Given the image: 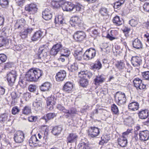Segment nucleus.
Listing matches in <instances>:
<instances>
[{"instance_id":"f257e3e1","label":"nucleus","mask_w":149,"mask_h":149,"mask_svg":"<svg viewBox=\"0 0 149 149\" xmlns=\"http://www.w3.org/2000/svg\"><path fill=\"white\" fill-rule=\"evenodd\" d=\"M43 72L39 69H31L25 75V79L27 81H36L42 75Z\"/></svg>"},{"instance_id":"f03ea898","label":"nucleus","mask_w":149,"mask_h":149,"mask_svg":"<svg viewBox=\"0 0 149 149\" xmlns=\"http://www.w3.org/2000/svg\"><path fill=\"white\" fill-rule=\"evenodd\" d=\"M56 4H57V7L61 6L63 10L67 11L73 10L74 7V5L70 2H64L63 1H61L59 3L56 2Z\"/></svg>"},{"instance_id":"7ed1b4c3","label":"nucleus","mask_w":149,"mask_h":149,"mask_svg":"<svg viewBox=\"0 0 149 149\" xmlns=\"http://www.w3.org/2000/svg\"><path fill=\"white\" fill-rule=\"evenodd\" d=\"M116 103L119 105H121L126 103V98L125 93L120 91L117 92L114 95Z\"/></svg>"},{"instance_id":"20e7f679","label":"nucleus","mask_w":149,"mask_h":149,"mask_svg":"<svg viewBox=\"0 0 149 149\" xmlns=\"http://www.w3.org/2000/svg\"><path fill=\"white\" fill-rule=\"evenodd\" d=\"M48 50V47L47 45H43L42 46L40 47L37 54V58L40 59H43L47 56Z\"/></svg>"},{"instance_id":"39448f33","label":"nucleus","mask_w":149,"mask_h":149,"mask_svg":"<svg viewBox=\"0 0 149 149\" xmlns=\"http://www.w3.org/2000/svg\"><path fill=\"white\" fill-rule=\"evenodd\" d=\"M96 54L95 50L93 48H90L86 50L84 54V59L86 60H91L95 57Z\"/></svg>"},{"instance_id":"423d86ee","label":"nucleus","mask_w":149,"mask_h":149,"mask_svg":"<svg viewBox=\"0 0 149 149\" xmlns=\"http://www.w3.org/2000/svg\"><path fill=\"white\" fill-rule=\"evenodd\" d=\"M17 76V72L14 70H12L7 74V79L10 86L13 85L15 82Z\"/></svg>"},{"instance_id":"0eeeda50","label":"nucleus","mask_w":149,"mask_h":149,"mask_svg":"<svg viewBox=\"0 0 149 149\" xmlns=\"http://www.w3.org/2000/svg\"><path fill=\"white\" fill-rule=\"evenodd\" d=\"M100 133V129L97 127H91L88 130V135L90 137H96Z\"/></svg>"},{"instance_id":"6e6552de","label":"nucleus","mask_w":149,"mask_h":149,"mask_svg":"<svg viewBox=\"0 0 149 149\" xmlns=\"http://www.w3.org/2000/svg\"><path fill=\"white\" fill-rule=\"evenodd\" d=\"M25 9L30 14L33 15L37 12L38 8L36 4L31 3L26 6Z\"/></svg>"},{"instance_id":"1a4fd4ad","label":"nucleus","mask_w":149,"mask_h":149,"mask_svg":"<svg viewBox=\"0 0 149 149\" xmlns=\"http://www.w3.org/2000/svg\"><path fill=\"white\" fill-rule=\"evenodd\" d=\"M78 147L79 149H93L89 146L88 141L86 138L81 139Z\"/></svg>"},{"instance_id":"9d476101","label":"nucleus","mask_w":149,"mask_h":149,"mask_svg":"<svg viewBox=\"0 0 149 149\" xmlns=\"http://www.w3.org/2000/svg\"><path fill=\"white\" fill-rule=\"evenodd\" d=\"M24 138V134L23 132L18 131L15 134L14 139L16 143H22L23 141Z\"/></svg>"},{"instance_id":"9b49d317","label":"nucleus","mask_w":149,"mask_h":149,"mask_svg":"<svg viewBox=\"0 0 149 149\" xmlns=\"http://www.w3.org/2000/svg\"><path fill=\"white\" fill-rule=\"evenodd\" d=\"M142 81L139 78H136L134 79L133 82L135 87L137 89L139 88L140 90L145 89L146 85L142 84Z\"/></svg>"},{"instance_id":"f8f14e48","label":"nucleus","mask_w":149,"mask_h":149,"mask_svg":"<svg viewBox=\"0 0 149 149\" xmlns=\"http://www.w3.org/2000/svg\"><path fill=\"white\" fill-rule=\"evenodd\" d=\"M139 139L145 141L148 140L149 138V131L147 130L141 131L139 133Z\"/></svg>"},{"instance_id":"ddd939ff","label":"nucleus","mask_w":149,"mask_h":149,"mask_svg":"<svg viewBox=\"0 0 149 149\" xmlns=\"http://www.w3.org/2000/svg\"><path fill=\"white\" fill-rule=\"evenodd\" d=\"M62 45L60 44H57L53 46L50 51V54L53 56L56 55L61 50Z\"/></svg>"},{"instance_id":"4468645a","label":"nucleus","mask_w":149,"mask_h":149,"mask_svg":"<svg viewBox=\"0 0 149 149\" xmlns=\"http://www.w3.org/2000/svg\"><path fill=\"white\" fill-rule=\"evenodd\" d=\"M85 33L81 31H77L75 33L73 36L74 38L77 41H81L85 38Z\"/></svg>"},{"instance_id":"2eb2a0df","label":"nucleus","mask_w":149,"mask_h":149,"mask_svg":"<svg viewBox=\"0 0 149 149\" xmlns=\"http://www.w3.org/2000/svg\"><path fill=\"white\" fill-rule=\"evenodd\" d=\"M131 63L134 66L137 67L141 63V57L138 56H133L131 59Z\"/></svg>"},{"instance_id":"dca6fc26","label":"nucleus","mask_w":149,"mask_h":149,"mask_svg":"<svg viewBox=\"0 0 149 149\" xmlns=\"http://www.w3.org/2000/svg\"><path fill=\"white\" fill-rule=\"evenodd\" d=\"M29 143L31 146H36L41 145L40 141L37 139L36 135L31 136L29 141Z\"/></svg>"},{"instance_id":"f3484780","label":"nucleus","mask_w":149,"mask_h":149,"mask_svg":"<svg viewBox=\"0 0 149 149\" xmlns=\"http://www.w3.org/2000/svg\"><path fill=\"white\" fill-rule=\"evenodd\" d=\"M66 76V72L64 70H61L58 72L56 76V80L58 81L63 80Z\"/></svg>"},{"instance_id":"a211bd4d","label":"nucleus","mask_w":149,"mask_h":149,"mask_svg":"<svg viewBox=\"0 0 149 149\" xmlns=\"http://www.w3.org/2000/svg\"><path fill=\"white\" fill-rule=\"evenodd\" d=\"M42 17L44 19L46 20H49L52 18V15L49 9H45V10L42 12Z\"/></svg>"},{"instance_id":"6ab92c4d","label":"nucleus","mask_w":149,"mask_h":149,"mask_svg":"<svg viewBox=\"0 0 149 149\" xmlns=\"http://www.w3.org/2000/svg\"><path fill=\"white\" fill-rule=\"evenodd\" d=\"M105 81L104 76L103 74L98 75L96 76L94 79V84L96 85H99L100 84L102 83Z\"/></svg>"},{"instance_id":"aec40b11","label":"nucleus","mask_w":149,"mask_h":149,"mask_svg":"<svg viewBox=\"0 0 149 149\" xmlns=\"http://www.w3.org/2000/svg\"><path fill=\"white\" fill-rule=\"evenodd\" d=\"M32 28H29L22 31L19 33V36L22 39L25 38L27 36L28 34L30 33L33 31Z\"/></svg>"},{"instance_id":"412c9836","label":"nucleus","mask_w":149,"mask_h":149,"mask_svg":"<svg viewBox=\"0 0 149 149\" xmlns=\"http://www.w3.org/2000/svg\"><path fill=\"white\" fill-rule=\"evenodd\" d=\"M42 35V33L40 31H37L34 33L31 37V40L33 41H36L39 40Z\"/></svg>"},{"instance_id":"4be33fe9","label":"nucleus","mask_w":149,"mask_h":149,"mask_svg":"<svg viewBox=\"0 0 149 149\" xmlns=\"http://www.w3.org/2000/svg\"><path fill=\"white\" fill-rule=\"evenodd\" d=\"M100 13L102 16L106 17L105 18H104V19H105L106 21H108V19L109 18L108 15V12L107 11V9L104 7H102L100 9Z\"/></svg>"},{"instance_id":"5701e85b","label":"nucleus","mask_w":149,"mask_h":149,"mask_svg":"<svg viewBox=\"0 0 149 149\" xmlns=\"http://www.w3.org/2000/svg\"><path fill=\"white\" fill-rule=\"evenodd\" d=\"M57 101V98L54 96L51 95L50 97H49L47 99V106H48L51 104H55Z\"/></svg>"},{"instance_id":"b1692460","label":"nucleus","mask_w":149,"mask_h":149,"mask_svg":"<svg viewBox=\"0 0 149 149\" xmlns=\"http://www.w3.org/2000/svg\"><path fill=\"white\" fill-rule=\"evenodd\" d=\"M132 45L134 47L137 49L142 48V47L141 42L137 38L135 39L133 42Z\"/></svg>"},{"instance_id":"393cba45","label":"nucleus","mask_w":149,"mask_h":149,"mask_svg":"<svg viewBox=\"0 0 149 149\" xmlns=\"http://www.w3.org/2000/svg\"><path fill=\"white\" fill-rule=\"evenodd\" d=\"M118 144L122 147H125L127 143V139L125 137H121L118 139Z\"/></svg>"},{"instance_id":"a878e982","label":"nucleus","mask_w":149,"mask_h":149,"mask_svg":"<svg viewBox=\"0 0 149 149\" xmlns=\"http://www.w3.org/2000/svg\"><path fill=\"white\" fill-rule=\"evenodd\" d=\"M139 106V103L136 102H133L130 103L128 105V108L130 110L135 111L137 110Z\"/></svg>"},{"instance_id":"bb28decb","label":"nucleus","mask_w":149,"mask_h":149,"mask_svg":"<svg viewBox=\"0 0 149 149\" xmlns=\"http://www.w3.org/2000/svg\"><path fill=\"white\" fill-rule=\"evenodd\" d=\"M139 115L140 118L145 119L148 116V110L146 109L142 110L139 112Z\"/></svg>"},{"instance_id":"cd10ccee","label":"nucleus","mask_w":149,"mask_h":149,"mask_svg":"<svg viewBox=\"0 0 149 149\" xmlns=\"http://www.w3.org/2000/svg\"><path fill=\"white\" fill-rule=\"evenodd\" d=\"M77 137V136L75 134L71 133L69 134L67 138V143H72L75 141Z\"/></svg>"},{"instance_id":"c85d7f7f","label":"nucleus","mask_w":149,"mask_h":149,"mask_svg":"<svg viewBox=\"0 0 149 149\" xmlns=\"http://www.w3.org/2000/svg\"><path fill=\"white\" fill-rule=\"evenodd\" d=\"M51 87V84L48 82H45L40 86V88L42 91H47L49 90Z\"/></svg>"},{"instance_id":"c756f323","label":"nucleus","mask_w":149,"mask_h":149,"mask_svg":"<svg viewBox=\"0 0 149 149\" xmlns=\"http://www.w3.org/2000/svg\"><path fill=\"white\" fill-rule=\"evenodd\" d=\"M115 66L119 71L123 72L125 68V64L122 61H118L115 64Z\"/></svg>"},{"instance_id":"7c9ffc66","label":"nucleus","mask_w":149,"mask_h":149,"mask_svg":"<svg viewBox=\"0 0 149 149\" xmlns=\"http://www.w3.org/2000/svg\"><path fill=\"white\" fill-rule=\"evenodd\" d=\"M72 84L70 82H67L64 85L63 89L65 91L69 92L72 90Z\"/></svg>"},{"instance_id":"2f4dec72","label":"nucleus","mask_w":149,"mask_h":149,"mask_svg":"<svg viewBox=\"0 0 149 149\" xmlns=\"http://www.w3.org/2000/svg\"><path fill=\"white\" fill-rule=\"evenodd\" d=\"M113 23L117 26L120 25L123 22V19H120L119 17L117 16L113 18Z\"/></svg>"},{"instance_id":"473e14b6","label":"nucleus","mask_w":149,"mask_h":149,"mask_svg":"<svg viewBox=\"0 0 149 149\" xmlns=\"http://www.w3.org/2000/svg\"><path fill=\"white\" fill-rule=\"evenodd\" d=\"M33 106L34 109L36 111H38L41 109L42 108V103L40 101L34 102L33 103Z\"/></svg>"},{"instance_id":"72a5a7b5","label":"nucleus","mask_w":149,"mask_h":149,"mask_svg":"<svg viewBox=\"0 0 149 149\" xmlns=\"http://www.w3.org/2000/svg\"><path fill=\"white\" fill-rule=\"evenodd\" d=\"M83 54L81 51L77 50L75 51L74 55L76 59L80 61L83 57Z\"/></svg>"},{"instance_id":"f704fd0d","label":"nucleus","mask_w":149,"mask_h":149,"mask_svg":"<svg viewBox=\"0 0 149 149\" xmlns=\"http://www.w3.org/2000/svg\"><path fill=\"white\" fill-rule=\"evenodd\" d=\"M62 130V128L61 127L56 126L53 128L52 132L55 135H58L60 133Z\"/></svg>"},{"instance_id":"c9c22d12","label":"nucleus","mask_w":149,"mask_h":149,"mask_svg":"<svg viewBox=\"0 0 149 149\" xmlns=\"http://www.w3.org/2000/svg\"><path fill=\"white\" fill-rule=\"evenodd\" d=\"M101 141H100L99 144L101 145H103L104 143H107L109 140V137L107 134L103 135L101 137Z\"/></svg>"},{"instance_id":"e433bc0d","label":"nucleus","mask_w":149,"mask_h":149,"mask_svg":"<svg viewBox=\"0 0 149 149\" xmlns=\"http://www.w3.org/2000/svg\"><path fill=\"white\" fill-rule=\"evenodd\" d=\"M56 114L54 113H50L47 114L46 116H44L42 118L45 119L46 121L47 120H50L53 119L56 116Z\"/></svg>"},{"instance_id":"4c0bfd02","label":"nucleus","mask_w":149,"mask_h":149,"mask_svg":"<svg viewBox=\"0 0 149 149\" xmlns=\"http://www.w3.org/2000/svg\"><path fill=\"white\" fill-rule=\"evenodd\" d=\"M54 21L56 24H57L60 25L65 24L64 19L61 15L58 16L56 18H55Z\"/></svg>"},{"instance_id":"58836bf2","label":"nucleus","mask_w":149,"mask_h":149,"mask_svg":"<svg viewBox=\"0 0 149 149\" xmlns=\"http://www.w3.org/2000/svg\"><path fill=\"white\" fill-rule=\"evenodd\" d=\"M91 67L93 70H99L102 68V64L100 61L99 60H97Z\"/></svg>"},{"instance_id":"ea45409f","label":"nucleus","mask_w":149,"mask_h":149,"mask_svg":"<svg viewBox=\"0 0 149 149\" xmlns=\"http://www.w3.org/2000/svg\"><path fill=\"white\" fill-rule=\"evenodd\" d=\"M24 24L22 20H17L15 25V29H22L23 27Z\"/></svg>"},{"instance_id":"a19ab883","label":"nucleus","mask_w":149,"mask_h":149,"mask_svg":"<svg viewBox=\"0 0 149 149\" xmlns=\"http://www.w3.org/2000/svg\"><path fill=\"white\" fill-rule=\"evenodd\" d=\"M88 80L85 78L81 79L79 82L80 85L83 87L86 86L88 85Z\"/></svg>"},{"instance_id":"79ce46f5","label":"nucleus","mask_w":149,"mask_h":149,"mask_svg":"<svg viewBox=\"0 0 149 149\" xmlns=\"http://www.w3.org/2000/svg\"><path fill=\"white\" fill-rule=\"evenodd\" d=\"M125 0H120L116 2L114 4L113 7L114 9L119 8L123 4Z\"/></svg>"},{"instance_id":"37998d69","label":"nucleus","mask_w":149,"mask_h":149,"mask_svg":"<svg viewBox=\"0 0 149 149\" xmlns=\"http://www.w3.org/2000/svg\"><path fill=\"white\" fill-rule=\"evenodd\" d=\"M68 69L71 72L77 70L78 69V68L76 63L75 62L71 64L70 66L68 68Z\"/></svg>"},{"instance_id":"c03bdc74","label":"nucleus","mask_w":149,"mask_h":149,"mask_svg":"<svg viewBox=\"0 0 149 149\" xmlns=\"http://www.w3.org/2000/svg\"><path fill=\"white\" fill-rule=\"evenodd\" d=\"M138 21H139L137 19L134 18L133 19H132L130 20L129 22V23L131 26L135 27L138 24Z\"/></svg>"},{"instance_id":"a18cd8bd","label":"nucleus","mask_w":149,"mask_h":149,"mask_svg":"<svg viewBox=\"0 0 149 149\" xmlns=\"http://www.w3.org/2000/svg\"><path fill=\"white\" fill-rule=\"evenodd\" d=\"M71 21L72 22L75 23L77 25H79L81 22L80 18L76 16L72 17Z\"/></svg>"},{"instance_id":"49530a36","label":"nucleus","mask_w":149,"mask_h":149,"mask_svg":"<svg viewBox=\"0 0 149 149\" xmlns=\"http://www.w3.org/2000/svg\"><path fill=\"white\" fill-rule=\"evenodd\" d=\"M8 117V114L6 113L2 114L0 116V122L1 123H4L7 120Z\"/></svg>"},{"instance_id":"de8ad7c7","label":"nucleus","mask_w":149,"mask_h":149,"mask_svg":"<svg viewBox=\"0 0 149 149\" xmlns=\"http://www.w3.org/2000/svg\"><path fill=\"white\" fill-rule=\"evenodd\" d=\"M111 110L112 112L115 114L119 113V110L117 106L115 104H113L111 106Z\"/></svg>"},{"instance_id":"09e8293b","label":"nucleus","mask_w":149,"mask_h":149,"mask_svg":"<svg viewBox=\"0 0 149 149\" xmlns=\"http://www.w3.org/2000/svg\"><path fill=\"white\" fill-rule=\"evenodd\" d=\"M56 108L59 111L62 112L64 113L67 111V109H66L65 107L60 104H58L56 106Z\"/></svg>"},{"instance_id":"8fccbe9b","label":"nucleus","mask_w":149,"mask_h":149,"mask_svg":"<svg viewBox=\"0 0 149 149\" xmlns=\"http://www.w3.org/2000/svg\"><path fill=\"white\" fill-rule=\"evenodd\" d=\"M142 75L143 79L146 80H149V71L142 72Z\"/></svg>"},{"instance_id":"3c124183","label":"nucleus","mask_w":149,"mask_h":149,"mask_svg":"<svg viewBox=\"0 0 149 149\" xmlns=\"http://www.w3.org/2000/svg\"><path fill=\"white\" fill-rule=\"evenodd\" d=\"M83 9L82 8V6L80 4H78L76 5H74V11L78 12L80 11Z\"/></svg>"},{"instance_id":"603ef678","label":"nucleus","mask_w":149,"mask_h":149,"mask_svg":"<svg viewBox=\"0 0 149 149\" xmlns=\"http://www.w3.org/2000/svg\"><path fill=\"white\" fill-rule=\"evenodd\" d=\"M67 111L65 113H68L69 115H71L72 114H77V111L76 109L75 108H71L69 110H67Z\"/></svg>"},{"instance_id":"864d4df0","label":"nucleus","mask_w":149,"mask_h":149,"mask_svg":"<svg viewBox=\"0 0 149 149\" xmlns=\"http://www.w3.org/2000/svg\"><path fill=\"white\" fill-rule=\"evenodd\" d=\"M31 112V109L29 107L26 106L23 110V113L26 115L29 114Z\"/></svg>"},{"instance_id":"5fc2aeb1","label":"nucleus","mask_w":149,"mask_h":149,"mask_svg":"<svg viewBox=\"0 0 149 149\" xmlns=\"http://www.w3.org/2000/svg\"><path fill=\"white\" fill-rule=\"evenodd\" d=\"M7 59V57L3 54H0V64L5 62Z\"/></svg>"},{"instance_id":"6e6d98bb","label":"nucleus","mask_w":149,"mask_h":149,"mask_svg":"<svg viewBox=\"0 0 149 149\" xmlns=\"http://www.w3.org/2000/svg\"><path fill=\"white\" fill-rule=\"evenodd\" d=\"M8 0H0V5L2 7L8 5Z\"/></svg>"},{"instance_id":"4d7b16f0","label":"nucleus","mask_w":149,"mask_h":149,"mask_svg":"<svg viewBox=\"0 0 149 149\" xmlns=\"http://www.w3.org/2000/svg\"><path fill=\"white\" fill-rule=\"evenodd\" d=\"M144 10L146 12H149V3H146L143 5Z\"/></svg>"},{"instance_id":"13d9d810","label":"nucleus","mask_w":149,"mask_h":149,"mask_svg":"<svg viewBox=\"0 0 149 149\" xmlns=\"http://www.w3.org/2000/svg\"><path fill=\"white\" fill-rule=\"evenodd\" d=\"M86 72L84 71H81L79 72L78 76L81 79L83 78H85V75L86 74Z\"/></svg>"},{"instance_id":"bf43d9fd","label":"nucleus","mask_w":149,"mask_h":149,"mask_svg":"<svg viewBox=\"0 0 149 149\" xmlns=\"http://www.w3.org/2000/svg\"><path fill=\"white\" fill-rule=\"evenodd\" d=\"M64 52L65 54H64L65 57L67 58L69 56V54L70 53V51L67 49H64Z\"/></svg>"},{"instance_id":"052dcab7","label":"nucleus","mask_w":149,"mask_h":149,"mask_svg":"<svg viewBox=\"0 0 149 149\" xmlns=\"http://www.w3.org/2000/svg\"><path fill=\"white\" fill-rule=\"evenodd\" d=\"M19 111V110L17 107H14L12 110V113L14 115L16 114L17 113H18Z\"/></svg>"},{"instance_id":"680f3d73","label":"nucleus","mask_w":149,"mask_h":149,"mask_svg":"<svg viewBox=\"0 0 149 149\" xmlns=\"http://www.w3.org/2000/svg\"><path fill=\"white\" fill-rule=\"evenodd\" d=\"M36 89V86L32 85H29L28 88L29 91L31 92L35 91Z\"/></svg>"},{"instance_id":"e2e57ef3","label":"nucleus","mask_w":149,"mask_h":149,"mask_svg":"<svg viewBox=\"0 0 149 149\" xmlns=\"http://www.w3.org/2000/svg\"><path fill=\"white\" fill-rule=\"evenodd\" d=\"M92 35L91 36L92 37L94 38H95L97 36L98 34V33L97 30L96 29H95L93 30L92 31Z\"/></svg>"},{"instance_id":"0e129e2a","label":"nucleus","mask_w":149,"mask_h":149,"mask_svg":"<svg viewBox=\"0 0 149 149\" xmlns=\"http://www.w3.org/2000/svg\"><path fill=\"white\" fill-rule=\"evenodd\" d=\"M11 96L13 100L16 99L18 97V95L15 92H13L11 93Z\"/></svg>"},{"instance_id":"69168bd1","label":"nucleus","mask_w":149,"mask_h":149,"mask_svg":"<svg viewBox=\"0 0 149 149\" xmlns=\"http://www.w3.org/2000/svg\"><path fill=\"white\" fill-rule=\"evenodd\" d=\"M37 119V116H31L29 117V121L30 122H32L33 121H35Z\"/></svg>"},{"instance_id":"338daca9","label":"nucleus","mask_w":149,"mask_h":149,"mask_svg":"<svg viewBox=\"0 0 149 149\" xmlns=\"http://www.w3.org/2000/svg\"><path fill=\"white\" fill-rule=\"evenodd\" d=\"M67 58H66L65 57L64 54H61L60 56V58L58 59V60L60 61L63 62L65 61V59H67Z\"/></svg>"},{"instance_id":"774afa93","label":"nucleus","mask_w":149,"mask_h":149,"mask_svg":"<svg viewBox=\"0 0 149 149\" xmlns=\"http://www.w3.org/2000/svg\"><path fill=\"white\" fill-rule=\"evenodd\" d=\"M24 97L25 98V100L27 101L28 100H29V99L31 97V94L29 93H26L24 94Z\"/></svg>"}]
</instances>
